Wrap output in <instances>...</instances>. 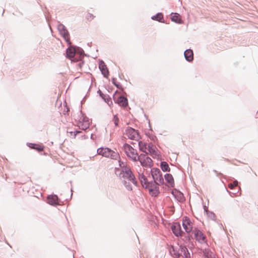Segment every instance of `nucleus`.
<instances>
[{
    "mask_svg": "<svg viewBox=\"0 0 258 258\" xmlns=\"http://www.w3.org/2000/svg\"><path fill=\"white\" fill-rule=\"evenodd\" d=\"M125 133L127 137L131 140L139 141L141 139L139 132L132 127H126Z\"/></svg>",
    "mask_w": 258,
    "mask_h": 258,
    "instance_id": "nucleus-1",
    "label": "nucleus"
},
{
    "mask_svg": "<svg viewBox=\"0 0 258 258\" xmlns=\"http://www.w3.org/2000/svg\"><path fill=\"white\" fill-rule=\"evenodd\" d=\"M159 172L160 169L158 168H153L151 169V174L153 180L150 181H148V183H147V185L148 186L147 188L152 187L154 186H159V183L157 182L156 173H160Z\"/></svg>",
    "mask_w": 258,
    "mask_h": 258,
    "instance_id": "nucleus-2",
    "label": "nucleus"
},
{
    "mask_svg": "<svg viewBox=\"0 0 258 258\" xmlns=\"http://www.w3.org/2000/svg\"><path fill=\"white\" fill-rule=\"evenodd\" d=\"M46 202L49 205L54 207H56L63 203L61 201L57 195L55 194L48 195L47 197Z\"/></svg>",
    "mask_w": 258,
    "mask_h": 258,
    "instance_id": "nucleus-3",
    "label": "nucleus"
},
{
    "mask_svg": "<svg viewBox=\"0 0 258 258\" xmlns=\"http://www.w3.org/2000/svg\"><path fill=\"white\" fill-rule=\"evenodd\" d=\"M182 226L185 232L187 233L192 231V223L190 219L187 216L182 218Z\"/></svg>",
    "mask_w": 258,
    "mask_h": 258,
    "instance_id": "nucleus-4",
    "label": "nucleus"
},
{
    "mask_svg": "<svg viewBox=\"0 0 258 258\" xmlns=\"http://www.w3.org/2000/svg\"><path fill=\"white\" fill-rule=\"evenodd\" d=\"M171 229L173 233L176 237H179V236H181L182 233H183L180 224L178 222L173 223L171 226Z\"/></svg>",
    "mask_w": 258,
    "mask_h": 258,
    "instance_id": "nucleus-5",
    "label": "nucleus"
},
{
    "mask_svg": "<svg viewBox=\"0 0 258 258\" xmlns=\"http://www.w3.org/2000/svg\"><path fill=\"white\" fill-rule=\"evenodd\" d=\"M99 69L103 77L108 78L109 75L108 69L104 61L101 59L99 60Z\"/></svg>",
    "mask_w": 258,
    "mask_h": 258,
    "instance_id": "nucleus-6",
    "label": "nucleus"
},
{
    "mask_svg": "<svg viewBox=\"0 0 258 258\" xmlns=\"http://www.w3.org/2000/svg\"><path fill=\"white\" fill-rule=\"evenodd\" d=\"M148 153H149L153 158H155L157 156L160 155L159 151L152 143H149L148 144Z\"/></svg>",
    "mask_w": 258,
    "mask_h": 258,
    "instance_id": "nucleus-7",
    "label": "nucleus"
},
{
    "mask_svg": "<svg viewBox=\"0 0 258 258\" xmlns=\"http://www.w3.org/2000/svg\"><path fill=\"white\" fill-rule=\"evenodd\" d=\"M115 94H113V97L115 103L118 104L119 106L125 107L128 105V100L126 97L123 96H120L118 98L114 97Z\"/></svg>",
    "mask_w": 258,
    "mask_h": 258,
    "instance_id": "nucleus-8",
    "label": "nucleus"
},
{
    "mask_svg": "<svg viewBox=\"0 0 258 258\" xmlns=\"http://www.w3.org/2000/svg\"><path fill=\"white\" fill-rule=\"evenodd\" d=\"M171 194L179 202L183 203L185 199L183 194L177 189H174L172 190Z\"/></svg>",
    "mask_w": 258,
    "mask_h": 258,
    "instance_id": "nucleus-9",
    "label": "nucleus"
},
{
    "mask_svg": "<svg viewBox=\"0 0 258 258\" xmlns=\"http://www.w3.org/2000/svg\"><path fill=\"white\" fill-rule=\"evenodd\" d=\"M76 45L69 46L66 51V57L73 61L72 58L74 57V56L76 53Z\"/></svg>",
    "mask_w": 258,
    "mask_h": 258,
    "instance_id": "nucleus-10",
    "label": "nucleus"
},
{
    "mask_svg": "<svg viewBox=\"0 0 258 258\" xmlns=\"http://www.w3.org/2000/svg\"><path fill=\"white\" fill-rule=\"evenodd\" d=\"M192 233H194V237L196 240L198 241L199 242H201V240L203 241L206 240V236L200 230L198 229V228H195L194 230L192 231Z\"/></svg>",
    "mask_w": 258,
    "mask_h": 258,
    "instance_id": "nucleus-11",
    "label": "nucleus"
},
{
    "mask_svg": "<svg viewBox=\"0 0 258 258\" xmlns=\"http://www.w3.org/2000/svg\"><path fill=\"white\" fill-rule=\"evenodd\" d=\"M111 149L107 147H101L97 149V154L107 158H109Z\"/></svg>",
    "mask_w": 258,
    "mask_h": 258,
    "instance_id": "nucleus-12",
    "label": "nucleus"
},
{
    "mask_svg": "<svg viewBox=\"0 0 258 258\" xmlns=\"http://www.w3.org/2000/svg\"><path fill=\"white\" fill-rule=\"evenodd\" d=\"M97 93L99 96L108 104L109 106L112 104L111 97L107 94H104L100 89L97 91Z\"/></svg>",
    "mask_w": 258,
    "mask_h": 258,
    "instance_id": "nucleus-13",
    "label": "nucleus"
},
{
    "mask_svg": "<svg viewBox=\"0 0 258 258\" xmlns=\"http://www.w3.org/2000/svg\"><path fill=\"white\" fill-rule=\"evenodd\" d=\"M170 15H171V20L172 22L178 24H181L183 23V21L179 14L172 12Z\"/></svg>",
    "mask_w": 258,
    "mask_h": 258,
    "instance_id": "nucleus-14",
    "label": "nucleus"
},
{
    "mask_svg": "<svg viewBox=\"0 0 258 258\" xmlns=\"http://www.w3.org/2000/svg\"><path fill=\"white\" fill-rule=\"evenodd\" d=\"M57 29L62 37L69 36V32L66 26L61 23H59L57 26Z\"/></svg>",
    "mask_w": 258,
    "mask_h": 258,
    "instance_id": "nucleus-15",
    "label": "nucleus"
},
{
    "mask_svg": "<svg viewBox=\"0 0 258 258\" xmlns=\"http://www.w3.org/2000/svg\"><path fill=\"white\" fill-rule=\"evenodd\" d=\"M184 56L185 60L188 62H191L194 59V53L191 49H187L184 52Z\"/></svg>",
    "mask_w": 258,
    "mask_h": 258,
    "instance_id": "nucleus-16",
    "label": "nucleus"
},
{
    "mask_svg": "<svg viewBox=\"0 0 258 258\" xmlns=\"http://www.w3.org/2000/svg\"><path fill=\"white\" fill-rule=\"evenodd\" d=\"M138 179L143 188L148 187L147 185V183H148V180L143 173H139Z\"/></svg>",
    "mask_w": 258,
    "mask_h": 258,
    "instance_id": "nucleus-17",
    "label": "nucleus"
},
{
    "mask_svg": "<svg viewBox=\"0 0 258 258\" xmlns=\"http://www.w3.org/2000/svg\"><path fill=\"white\" fill-rule=\"evenodd\" d=\"M27 145L30 149H35L38 152H41L44 150V147L42 145L31 143H28Z\"/></svg>",
    "mask_w": 258,
    "mask_h": 258,
    "instance_id": "nucleus-18",
    "label": "nucleus"
},
{
    "mask_svg": "<svg viewBox=\"0 0 258 258\" xmlns=\"http://www.w3.org/2000/svg\"><path fill=\"white\" fill-rule=\"evenodd\" d=\"M149 190V192L152 197H157L160 194L159 186H154L152 187L147 188Z\"/></svg>",
    "mask_w": 258,
    "mask_h": 258,
    "instance_id": "nucleus-19",
    "label": "nucleus"
},
{
    "mask_svg": "<svg viewBox=\"0 0 258 258\" xmlns=\"http://www.w3.org/2000/svg\"><path fill=\"white\" fill-rule=\"evenodd\" d=\"M141 165L144 167L151 168L153 166V163L151 158L149 156H147V157H145V159L144 160V162L141 163Z\"/></svg>",
    "mask_w": 258,
    "mask_h": 258,
    "instance_id": "nucleus-20",
    "label": "nucleus"
},
{
    "mask_svg": "<svg viewBox=\"0 0 258 258\" xmlns=\"http://www.w3.org/2000/svg\"><path fill=\"white\" fill-rule=\"evenodd\" d=\"M164 178L166 181L168 183L169 186L173 187L174 186V179L171 174L166 173L164 175Z\"/></svg>",
    "mask_w": 258,
    "mask_h": 258,
    "instance_id": "nucleus-21",
    "label": "nucleus"
},
{
    "mask_svg": "<svg viewBox=\"0 0 258 258\" xmlns=\"http://www.w3.org/2000/svg\"><path fill=\"white\" fill-rule=\"evenodd\" d=\"M124 178H127L129 181H131L132 179H134L135 177L131 169L128 168H126L124 169Z\"/></svg>",
    "mask_w": 258,
    "mask_h": 258,
    "instance_id": "nucleus-22",
    "label": "nucleus"
},
{
    "mask_svg": "<svg viewBox=\"0 0 258 258\" xmlns=\"http://www.w3.org/2000/svg\"><path fill=\"white\" fill-rule=\"evenodd\" d=\"M179 250L181 251V253H183L184 258H190V253L186 247V246L180 245L179 247Z\"/></svg>",
    "mask_w": 258,
    "mask_h": 258,
    "instance_id": "nucleus-23",
    "label": "nucleus"
},
{
    "mask_svg": "<svg viewBox=\"0 0 258 258\" xmlns=\"http://www.w3.org/2000/svg\"><path fill=\"white\" fill-rule=\"evenodd\" d=\"M151 19L153 20L157 21L160 23H165V21L163 19V15L161 13H158L156 15L152 16Z\"/></svg>",
    "mask_w": 258,
    "mask_h": 258,
    "instance_id": "nucleus-24",
    "label": "nucleus"
},
{
    "mask_svg": "<svg viewBox=\"0 0 258 258\" xmlns=\"http://www.w3.org/2000/svg\"><path fill=\"white\" fill-rule=\"evenodd\" d=\"M138 141L139 150L142 152L145 153L146 154H148V153L147 152V143L143 142L142 141Z\"/></svg>",
    "mask_w": 258,
    "mask_h": 258,
    "instance_id": "nucleus-25",
    "label": "nucleus"
},
{
    "mask_svg": "<svg viewBox=\"0 0 258 258\" xmlns=\"http://www.w3.org/2000/svg\"><path fill=\"white\" fill-rule=\"evenodd\" d=\"M124 169L125 168H122V169H120L119 168L115 167V174L120 179L122 178L124 179Z\"/></svg>",
    "mask_w": 258,
    "mask_h": 258,
    "instance_id": "nucleus-26",
    "label": "nucleus"
},
{
    "mask_svg": "<svg viewBox=\"0 0 258 258\" xmlns=\"http://www.w3.org/2000/svg\"><path fill=\"white\" fill-rule=\"evenodd\" d=\"M204 212L206 213L207 216L212 219V220L215 221L216 215L214 212L209 211L208 207L206 206H203Z\"/></svg>",
    "mask_w": 258,
    "mask_h": 258,
    "instance_id": "nucleus-27",
    "label": "nucleus"
},
{
    "mask_svg": "<svg viewBox=\"0 0 258 258\" xmlns=\"http://www.w3.org/2000/svg\"><path fill=\"white\" fill-rule=\"evenodd\" d=\"M186 243L190 242L191 239H193V237L191 235L186 234L184 232L182 233L181 236H179Z\"/></svg>",
    "mask_w": 258,
    "mask_h": 258,
    "instance_id": "nucleus-28",
    "label": "nucleus"
},
{
    "mask_svg": "<svg viewBox=\"0 0 258 258\" xmlns=\"http://www.w3.org/2000/svg\"><path fill=\"white\" fill-rule=\"evenodd\" d=\"M160 167L163 172H170V168L168 163L165 161H161L160 162Z\"/></svg>",
    "mask_w": 258,
    "mask_h": 258,
    "instance_id": "nucleus-29",
    "label": "nucleus"
},
{
    "mask_svg": "<svg viewBox=\"0 0 258 258\" xmlns=\"http://www.w3.org/2000/svg\"><path fill=\"white\" fill-rule=\"evenodd\" d=\"M203 252L204 256L207 258H215L213 253L208 248H205Z\"/></svg>",
    "mask_w": 258,
    "mask_h": 258,
    "instance_id": "nucleus-30",
    "label": "nucleus"
},
{
    "mask_svg": "<svg viewBox=\"0 0 258 258\" xmlns=\"http://www.w3.org/2000/svg\"><path fill=\"white\" fill-rule=\"evenodd\" d=\"M112 83L118 89L120 90H123V88L120 83H118L116 81V79L115 78H112L111 79Z\"/></svg>",
    "mask_w": 258,
    "mask_h": 258,
    "instance_id": "nucleus-31",
    "label": "nucleus"
},
{
    "mask_svg": "<svg viewBox=\"0 0 258 258\" xmlns=\"http://www.w3.org/2000/svg\"><path fill=\"white\" fill-rule=\"evenodd\" d=\"M76 53L81 56H87V54L85 53L84 50L80 47L75 46Z\"/></svg>",
    "mask_w": 258,
    "mask_h": 258,
    "instance_id": "nucleus-32",
    "label": "nucleus"
},
{
    "mask_svg": "<svg viewBox=\"0 0 258 258\" xmlns=\"http://www.w3.org/2000/svg\"><path fill=\"white\" fill-rule=\"evenodd\" d=\"M80 123V124L78 125V126L80 129L82 130H86L89 127L90 123L89 122H81Z\"/></svg>",
    "mask_w": 258,
    "mask_h": 258,
    "instance_id": "nucleus-33",
    "label": "nucleus"
},
{
    "mask_svg": "<svg viewBox=\"0 0 258 258\" xmlns=\"http://www.w3.org/2000/svg\"><path fill=\"white\" fill-rule=\"evenodd\" d=\"M130 146H131L128 144L125 143V144H124L123 147L124 148V152H125L126 156L128 157H131V155H130V152L132 150H130V149H129Z\"/></svg>",
    "mask_w": 258,
    "mask_h": 258,
    "instance_id": "nucleus-34",
    "label": "nucleus"
},
{
    "mask_svg": "<svg viewBox=\"0 0 258 258\" xmlns=\"http://www.w3.org/2000/svg\"><path fill=\"white\" fill-rule=\"evenodd\" d=\"M160 173H156V177L157 178V180L159 181L160 184H163L164 182V179L163 177L162 173L160 170Z\"/></svg>",
    "mask_w": 258,
    "mask_h": 258,
    "instance_id": "nucleus-35",
    "label": "nucleus"
},
{
    "mask_svg": "<svg viewBox=\"0 0 258 258\" xmlns=\"http://www.w3.org/2000/svg\"><path fill=\"white\" fill-rule=\"evenodd\" d=\"M122 182L126 189L130 191L132 190V185L128 181H126L125 179H123Z\"/></svg>",
    "mask_w": 258,
    "mask_h": 258,
    "instance_id": "nucleus-36",
    "label": "nucleus"
},
{
    "mask_svg": "<svg viewBox=\"0 0 258 258\" xmlns=\"http://www.w3.org/2000/svg\"><path fill=\"white\" fill-rule=\"evenodd\" d=\"M119 157L118 153L113 151L111 149V152L110 155H109V158H110L112 159H117Z\"/></svg>",
    "mask_w": 258,
    "mask_h": 258,
    "instance_id": "nucleus-37",
    "label": "nucleus"
},
{
    "mask_svg": "<svg viewBox=\"0 0 258 258\" xmlns=\"http://www.w3.org/2000/svg\"><path fill=\"white\" fill-rule=\"evenodd\" d=\"M172 251L173 252V255L176 257H179L181 255V253H179V251L175 248L173 246H171Z\"/></svg>",
    "mask_w": 258,
    "mask_h": 258,
    "instance_id": "nucleus-38",
    "label": "nucleus"
},
{
    "mask_svg": "<svg viewBox=\"0 0 258 258\" xmlns=\"http://www.w3.org/2000/svg\"><path fill=\"white\" fill-rule=\"evenodd\" d=\"M146 154H141L140 155H138V158H139V161H140V163L141 162H144V160L145 159V157H147V156Z\"/></svg>",
    "mask_w": 258,
    "mask_h": 258,
    "instance_id": "nucleus-39",
    "label": "nucleus"
},
{
    "mask_svg": "<svg viewBox=\"0 0 258 258\" xmlns=\"http://www.w3.org/2000/svg\"><path fill=\"white\" fill-rule=\"evenodd\" d=\"M129 149H130V150H132L130 152V155H131V156H134L138 155L137 150L136 149H134L132 146H130Z\"/></svg>",
    "mask_w": 258,
    "mask_h": 258,
    "instance_id": "nucleus-40",
    "label": "nucleus"
},
{
    "mask_svg": "<svg viewBox=\"0 0 258 258\" xmlns=\"http://www.w3.org/2000/svg\"><path fill=\"white\" fill-rule=\"evenodd\" d=\"M80 112L81 114H82V118H80V123L81 122H89L88 118L87 116H84V115L83 114L82 111H80Z\"/></svg>",
    "mask_w": 258,
    "mask_h": 258,
    "instance_id": "nucleus-41",
    "label": "nucleus"
},
{
    "mask_svg": "<svg viewBox=\"0 0 258 258\" xmlns=\"http://www.w3.org/2000/svg\"><path fill=\"white\" fill-rule=\"evenodd\" d=\"M113 120L114 121V125L116 126H118L119 122V118L118 117L117 114H115L113 115Z\"/></svg>",
    "mask_w": 258,
    "mask_h": 258,
    "instance_id": "nucleus-42",
    "label": "nucleus"
},
{
    "mask_svg": "<svg viewBox=\"0 0 258 258\" xmlns=\"http://www.w3.org/2000/svg\"><path fill=\"white\" fill-rule=\"evenodd\" d=\"M64 39L66 42H67L68 45H69V46H71V42L70 41V35L69 36H65L64 37H62Z\"/></svg>",
    "mask_w": 258,
    "mask_h": 258,
    "instance_id": "nucleus-43",
    "label": "nucleus"
},
{
    "mask_svg": "<svg viewBox=\"0 0 258 258\" xmlns=\"http://www.w3.org/2000/svg\"><path fill=\"white\" fill-rule=\"evenodd\" d=\"M118 163H119V166L121 168V169L124 168H128L127 166V165L123 161H121L120 160H119L118 161Z\"/></svg>",
    "mask_w": 258,
    "mask_h": 258,
    "instance_id": "nucleus-44",
    "label": "nucleus"
},
{
    "mask_svg": "<svg viewBox=\"0 0 258 258\" xmlns=\"http://www.w3.org/2000/svg\"><path fill=\"white\" fill-rule=\"evenodd\" d=\"M146 135L148 136V138H150V139L152 141H153L154 142H155L157 140V137L155 136H151V135H150L149 134V135L147 134V133H146Z\"/></svg>",
    "mask_w": 258,
    "mask_h": 258,
    "instance_id": "nucleus-45",
    "label": "nucleus"
},
{
    "mask_svg": "<svg viewBox=\"0 0 258 258\" xmlns=\"http://www.w3.org/2000/svg\"><path fill=\"white\" fill-rule=\"evenodd\" d=\"M82 131L78 130H76L75 131H73L74 133V139H75L76 137V136L80 133H82Z\"/></svg>",
    "mask_w": 258,
    "mask_h": 258,
    "instance_id": "nucleus-46",
    "label": "nucleus"
},
{
    "mask_svg": "<svg viewBox=\"0 0 258 258\" xmlns=\"http://www.w3.org/2000/svg\"><path fill=\"white\" fill-rule=\"evenodd\" d=\"M135 186H139V184H138V181L137 180H136V177H135V178L131 180V181Z\"/></svg>",
    "mask_w": 258,
    "mask_h": 258,
    "instance_id": "nucleus-47",
    "label": "nucleus"
},
{
    "mask_svg": "<svg viewBox=\"0 0 258 258\" xmlns=\"http://www.w3.org/2000/svg\"><path fill=\"white\" fill-rule=\"evenodd\" d=\"M138 155H136V156H131V157H130L132 160L135 162H136V161H139V158H138Z\"/></svg>",
    "mask_w": 258,
    "mask_h": 258,
    "instance_id": "nucleus-48",
    "label": "nucleus"
},
{
    "mask_svg": "<svg viewBox=\"0 0 258 258\" xmlns=\"http://www.w3.org/2000/svg\"><path fill=\"white\" fill-rule=\"evenodd\" d=\"M84 63V60H82L80 62H79L78 64H77V66L78 67L80 68V69H81L82 67H83V64Z\"/></svg>",
    "mask_w": 258,
    "mask_h": 258,
    "instance_id": "nucleus-49",
    "label": "nucleus"
},
{
    "mask_svg": "<svg viewBox=\"0 0 258 258\" xmlns=\"http://www.w3.org/2000/svg\"><path fill=\"white\" fill-rule=\"evenodd\" d=\"M232 183L234 185V187H236V186H238V181L237 180L234 179Z\"/></svg>",
    "mask_w": 258,
    "mask_h": 258,
    "instance_id": "nucleus-50",
    "label": "nucleus"
},
{
    "mask_svg": "<svg viewBox=\"0 0 258 258\" xmlns=\"http://www.w3.org/2000/svg\"><path fill=\"white\" fill-rule=\"evenodd\" d=\"M228 187L231 189H233L234 187H235L234 186V185L232 184V183H230L229 184H228Z\"/></svg>",
    "mask_w": 258,
    "mask_h": 258,
    "instance_id": "nucleus-51",
    "label": "nucleus"
},
{
    "mask_svg": "<svg viewBox=\"0 0 258 258\" xmlns=\"http://www.w3.org/2000/svg\"><path fill=\"white\" fill-rule=\"evenodd\" d=\"M88 136H86L85 135H82L81 136V139L82 140H83V139H88Z\"/></svg>",
    "mask_w": 258,
    "mask_h": 258,
    "instance_id": "nucleus-52",
    "label": "nucleus"
},
{
    "mask_svg": "<svg viewBox=\"0 0 258 258\" xmlns=\"http://www.w3.org/2000/svg\"><path fill=\"white\" fill-rule=\"evenodd\" d=\"M68 133L70 135V136H72L73 138H74L73 131H71V132H68Z\"/></svg>",
    "mask_w": 258,
    "mask_h": 258,
    "instance_id": "nucleus-53",
    "label": "nucleus"
},
{
    "mask_svg": "<svg viewBox=\"0 0 258 258\" xmlns=\"http://www.w3.org/2000/svg\"><path fill=\"white\" fill-rule=\"evenodd\" d=\"M86 96H87V95H86V96L84 97V98L83 99V100L81 101V104H82L83 103H84V102L85 101V98H86Z\"/></svg>",
    "mask_w": 258,
    "mask_h": 258,
    "instance_id": "nucleus-54",
    "label": "nucleus"
},
{
    "mask_svg": "<svg viewBox=\"0 0 258 258\" xmlns=\"http://www.w3.org/2000/svg\"><path fill=\"white\" fill-rule=\"evenodd\" d=\"M89 15L91 19H93L94 18V16H93V15L90 13H89Z\"/></svg>",
    "mask_w": 258,
    "mask_h": 258,
    "instance_id": "nucleus-55",
    "label": "nucleus"
},
{
    "mask_svg": "<svg viewBox=\"0 0 258 258\" xmlns=\"http://www.w3.org/2000/svg\"><path fill=\"white\" fill-rule=\"evenodd\" d=\"M148 125H149V127H150V130L152 131V127H151V124H150V123L149 121V122H148Z\"/></svg>",
    "mask_w": 258,
    "mask_h": 258,
    "instance_id": "nucleus-56",
    "label": "nucleus"
},
{
    "mask_svg": "<svg viewBox=\"0 0 258 258\" xmlns=\"http://www.w3.org/2000/svg\"><path fill=\"white\" fill-rule=\"evenodd\" d=\"M90 138L92 140H94V138H93V135L92 134L90 136Z\"/></svg>",
    "mask_w": 258,
    "mask_h": 258,
    "instance_id": "nucleus-57",
    "label": "nucleus"
},
{
    "mask_svg": "<svg viewBox=\"0 0 258 258\" xmlns=\"http://www.w3.org/2000/svg\"><path fill=\"white\" fill-rule=\"evenodd\" d=\"M226 190H227V191L229 194H231V192H230V191H229L228 190H227V189H226Z\"/></svg>",
    "mask_w": 258,
    "mask_h": 258,
    "instance_id": "nucleus-58",
    "label": "nucleus"
},
{
    "mask_svg": "<svg viewBox=\"0 0 258 258\" xmlns=\"http://www.w3.org/2000/svg\"><path fill=\"white\" fill-rule=\"evenodd\" d=\"M77 60H78L76 59V58H74L73 61H77Z\"/></svg>",
    "mask_w": 258,
    "mask_h": 258,
    "instance_id": "nucleus-59",
    "label": "nucleus"
},
{
    "mask_svg": "<svg viewBox=\"0 0 258 258\" xmlns=\"http://www.w3.org/2000/svg\"><path fill=\"white\" fill-rule=\"evenodd\" d=\"M87 45H88L89 46H90V45L89 43H88L87 44Z\"/></svg>",
    "mask_w": 258,
    "mask_h": 258,
    "instance_id": "nucleus-60",
    "label": "nucleus"
},
{
    "mask_svg": "<svg viewBox=\"0 0 258 258\" xmlns=\"http://www.w3.org/2000/svg\"><path fill=\"white\" fill-rule=\"evenodd\" d=\"M4 12H5V10H3V15L4 14Z\"/></svg>",
    "mask_w": 258,
    "mask_h": 258,
    "instance_id": "nucleus-61",
    "label": "nucleus"
},
{
    "mask_svg": "<svg viewBox=\"0 0 258 258\" xmlns=\"http://www.w3.org/2000/svg\"><path fill=\"white\" fill-rule=\"evenodd\" d=\"M131 144H135V143H134V142H131Z\"/></svg>",
    "mask_w": 258,
    "mask_h": 258,
    "instance_id": "nucleus-62",
    "label": "nucleus"
},
{
    "mask_svg": "<svg viewBox=\"0 0 258 258\" xmlns=\"http://www.w3.org/2000/svg\"><path fill=\"white\" fill-rule=\"evenodd\" d=\"M67 112H68L69 111V109L68 108H67Z\"/></svg>",
    "mask_w": 258,
    "mask_h": 258,
    "instance_id": "nucleus-63",
    "label": "nucleus"
},
{
    "mask_svg": "<svg viewBox=\"0 0 258 258\" xmlns=\"http://www.w3.org/2000/svg\"><path fill=\"white\" fill-rule=\"evenodd\" d=\"M71 191H72V192L73 191L72 189H71ZM72 194H73L72 193L71 195H72Z\"/></svg>",
    "mask_w": 258,
    "mask_h": 258,
    "instance_id": "nucleus-64",
    "label": "nucleus"
}]
</instances>
